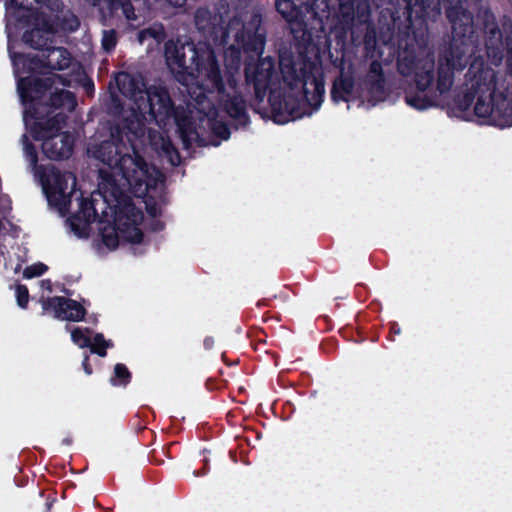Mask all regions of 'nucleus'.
<instances>
[{
	"label": "nucleus",
	"mask_w": 512,
	"mask_h": 512,
	"mask_svg": "<svg viewBox=\"0 0 512 512\" xmlns=\"http://www.w3.org/2000/svg\"><path fill=\"white\" fill-rule=\"evenodd\" d=\"M273 107H274V110H279V111H280V110H282V106H281V104L279 105V107H278V108H276L274 105H273Z\"/></svg>",
	"instance_id": "38"
},
{
	"label": "nucleus",
	"mask_w": 512,
	"mask_h": 512,
	"mask_svg": "<svg viewBox=\"0 0 512 512\" xmlns=\"http://www.w3.org/2000/svg\"><path fill=\"white\" fill-rule=\"evenodd\" d=\"M298 116H299L298 114H297V115H292V114H291V119H294V118H296V117H298Z\"/></svg>",
	"instance_id": "39"
},
{
	"label": "nucleus",
	"mask_w": 512,
	"mask_h": 512,
	"mask_svg": "<svg viewBox=\"0 0 512 512\" xmlns=\"http://www.w3.org/2000/svg\"><path fill=\"white\" fill-rule=\"evenodd\" d=\"M205 344L208 346V345H211V342H208L207 340L205 341Z\"/></svg>",
	"instance_id": "41"
},
{
	"label": "nucleus",
	"mask_w": 512,
	"mask_h": 512,
	"mask_svg": "<svg viewBox=\"0 0 512 512\" xmlns=\"http://www.w3.org/2000/svg\"><path fill=\"white\" fill-rule=\"evenodd\" d=\"M440 15V8L438 4H436L431 11L425 12L424 17L431 18L435 20Z\"/></svg>",
	"instance_id": "32"
},
{
	"label": "nucleus",
	"mask_w": 512,
	"mask_h": 512,
	"mask_svg": "<svg viewBox=\"0 0 512 512\" xmlns=\"http://www.w3.org/2000/svg\"><path fill=\"white\" fill-rule=\"evenodd\" d=\"M300 84L307 104L313 108H318L323 101L325 92L323 79L314 75H308Z\"/></svg>",
	"instance_id": "16"
},
{
	"label": "nucleus",
	"mask_w": 512,
	"mask_h": 512,
	"mask_svg": "<svg viewBox=\"0 0 512 512\" xmlns=\"http://www.w3.org/2000/svg\"><path fill=\"white\" fill-rule=\"evenodd\" d=\"M451 23V40L439 59L437 88L443 93L453 83V70H462L473 51L474 23L468 0H441Z\"/></svg>",
	"instance_id": "4"
},
{
	"label": "nucleus",
	"mask_w": 512,
	"mask_h": 512,
	"mask_svg": "<svg viewBox=\"0 0 512 512\" xmlns=\"http://www.w3.org/2000/svg\"><path fill=\"white\" fill-rule=\"evenodd\" d=\"M434 58L432 55H427L426 58L419 61L416 65L415 80L417 87L424 91L432 83L434 78Z\"/></svg>",
	"instance_id": "18"
},
{
	"label": "nucleus",
	"mask_w": 512,
	"mask_h": 512,
	"mask_svg": "<svg viewBox=\"0 0 512 512\" xmlns=\"http://www.w3.org/2000/svg\"><path fill=\"white\" fill-rule=\"evenodd\" d=\"M61 75L49 73L42 77H22L17 90L25 106L23 119L27 128H60L67 113L74 110L73 94L64 89Z\"/></svg>",
	"instance_id": "3"
},
{
	"label": "nucleus",
	"mask_w": 512,
	"mask_h": 512,
	"mask_svg": "<svg viewBox=\"0 0 512 512\" xmlns=\"http://www.w3.org/2000/svg\"><path fill=\"white\" fill-rule=\"evenodd\" d=\"M114 375L117 379L121 380L122 384L128 383L130 379V372L123 364H116L114 368Z\"/></svg>",
	"instance_id": "28"
},
{
	"label": "nucleus",
	"mask_w": 512,
	"mask_h": 512,
	"mask_svg": "<svg viewBox=\"0 0 512 512\" xmlns=\"http://www.w3.org/2000/svg\"><path fill=\"white\" fill-rule=\"evenodd\" d=\"M165 60L176 79L189 84L194 81L223 92V77L214 51L206 45L170 40L165 43Z\"/></svg>",
	"instance_id": "5"
},
{
	"label": "nucleus",
	"mask_w": 512,
	"mask_h": 512,
	"mask_svg": "<svg viewBox=\"0 0 512 512\" xmlns=\"http://www.w3.org/2000/svg\"><path fill=\"white\" fill-rule=\"evenodd\" d=\"M17 303L20 307H26L29 299L28 289L24 285H18L16 287Z\"/></svg>",
	"instance_id": "27"
},
{
	"label": "nucleus",
	"mask_w": 512,
	"mask_h": 512,
	"mask_svg": "<svg viewBox=\"0 0 512 512\" xmlns=\"http://www.w3.org/2000/svg\"><path fill=\"white\" fill-rule=\"evenodd\" d=\"M496 79V72L491 68L483 69L478 76L475 89L477 102L474 112L479 118L486 119L494 111L493 97L496 93Z\"/></svg>",
	"instance_id": "10"
},
{
	"label": "nucleus",
	"mask_w": 512,
	"mask_h": 512,
	"mask_svg": "<svg viewBox=\"0 0 512 512\" xmlns=\"http://www.w3.org/2000/svg\"><path fill=\"white\" fill-rule=\"evenodd\" d=\"M340 21L344 28H352L355 21V1L339 0Z\"/></svg>",
	"instance_id": "21"
},
{
	"label": "nucleus",
	"mask_w": 512,
	"mask_h": 512,
	"mask_svg": "<svg viewBox=\"0 0 512 512\" xmlns=\"http://www.w3.org/2000/svg\"><path fill=\"white\" fill-rule=\"evenodd\" d=\"M15 72L20 73V65L29 66L32 71H38L41 67H48L51 70H64L70 66L71 57L69 52L62 47L47 48L41 57L29 58L25 55L12 56Z\"/></svg>",
	"instance_id": "9"
},
{
	"label": "nucleus",
	"mask_w": 512,
	"mask_h": 512,
	"mask_svg": "<svg viewBox=\"0 0 512 512\" xmlns=\"http://www.w3.org/2000/svg\"><path fill=\"white\" fill-rule=\"evenodd\" d=\"M205 344L208 346V345H211V342H208L207 340L205 341Z\"/></svg>",
	"instance_id": "40"
},
{
	"label": "nucleus",
	"mask_w": 512,
	"mask_h": 512,
	"mask_svg": "<svg viewBox=\"0 0 512 512\" xmlns=\"http://www.w3.org/2000/svg\"><path fill=\"white\" fill-rule=\"evenodd\" d=\"M301 4L316 14L321 5L327 6V0H301Z\"/></svg>",
	"instance_id": "29"
},
{
	"label": "nucleus",
	"mask_w": 512,
	"mask_h": 512,
	"mask_svg": "<svg viewBox=\"0 0 512 512\" xmlns=\"http://www.w3.org/2000/svg\"><path fill=\"white\" fill-rule=\"evenodd\" d=\"M367 82L373 93L382 94L384 92L385 81L383 70L381 64L376 60L370 64L369 72L367 74Z\"/></svg>",
	"instance_id": "20"
},
{
	"label": "nucleus",
	"mask_w": 512,
	"mask_h": 512,
	"mask_svg": "<svg viewBox=\"0 0 512 512\" xmlns=\"http://www.w3.org/2000/svg\"><path fill=\"white\" fill-rule=\"evenodd\" d=\"M407 103L420 110L425 109L430 105V102L421 97H409L407 98Z\"/></svg>",
	"instance_id": "30"
},
{
	"label": "nucleus",
	"mask_w": 512,
	"mask_h": 512,
	"mask_svg": "<svg viewBox=\"0 0 512 512\" xmlns=\"http://www.w3.org/2000/svg\"><path fill=\"white\" fill-rule=\"evenodd\" d=\"M90 333L87 328H76L71 332L72 341L80 348L90 347L92 352L104 357L106 348L110 347L111 343L106 341L101 334H96L92 340Z\"/></svg>",
	"instance_id": "14"
},
{
	"label": "nucleus",
	"mask_w": 512,
	"mask_h": 512,
	"mask_svg": "<svg viewBox=\"0 0 512 512\" xmlns=\"http://www.w3.org/2000/svg\"><path fill=\"white\" fill-rule=\"evenodd\" d=\"M48 267L43 263H35L26 267L23 271V276L26 279H32L41 276L47 271Z\"/></svg>",
	"instance_id": "25"
},
{
	"label": "nucleus",
	"mask_w": 512,
	"mask_h": 512,
	"mask_svg": "<svg viewBox=\"0 0 512 512\" xmlns=\"http://www.w3.org/2000/svg\"><path fill=\"white\" fill-rule=\"evenodd\" d=\"M42 185L49 204L63 213L76 186L75 176L70 172L62 173L50 168L43 175Z\"/></svg>",
	"instance_id": "8"
},
{
	"label": "nucleus",
	"mask_w": 512,
	"mask_h": 512,
	"mask_svg": "<svg viewBox=\"0 0 512 512\" xmlns=\"http://www.w3.org/2000/svg\"><path fill=\"white\" fill-rule=\"evenodd\" d=\"M116 42V33L113 29L103 31L101 43L105 51H110L116 45Z\"/></svg>",
	"instance_id": "26"
},
{
	"label": "nucleus",
	"mask_w": 512,
	"mask_h": 512,
	"mask_svg": "<svg viewBox=\"0 0 512 512\" xmlns=\"http://www.w3.org/2000/svg\"><path fill=\"white\" fill-rule=\"evenodd\" d=\"M277 11L289 23H298L300 12L292 0H279L276 3Z\"/></svg>",
	"instance_id": "22"
},
{
	"label": "nucleus",
	"mask_w": 512,
	"mask_h": 512,
	"mask_svg": "<svg viewBox=\"0 0 512 512\" xmlns=\"http://www.w3.org/2000/svg\"><path fill=\"white\" fill-rule=\"evenodd\" d=\"M249 35L244 30L243 22L238 18H233L225 31L224 40L233 39L235 43L231 44V49L239 51L240 48L246 50H257L255 46H250L247 38Z\"/></svg>",
	"instance_id": "17"
},
{
	"label": "nucleus",
	"mask_w": 512,
	"mask_h": 512,
	"mask_svg": "<svg viewBox=\"0 0 512 512\" xmlns=\"http://www.w3.org/2000/svg\"><path fill=\"white\" fill-rule=\"evenodd\" d=\"M40 286H41L42 289H45L48 292H51V282H50V280H42L40 282Z\"/></svg>",
	"instance_id": "33"
},
{
	"label": "nucleus",
	"mask_w": 512,
	"mask_h": 512,
	"mask_svg": "<svg viewBox=\"0 0 512 512\" xmlns=\"http://www.w3.org/2000/svg\"><path fill=\"white\" fill-rule=\"evenodd\" d=\"M91 5L96 6L100 0H88ZM112 10L120 9L127 20H136L135 9L129 0H108Z\"/></svg>",
	"instance_id": "23"
},
{
	"label": "nucleus",
	"mask_w": 512,
	"mask_h": 512,
	"mask_svg": "<svg viewBox=\"0 0 512 512\" xmlns=\"http://www.w3.org/2000/svg\"><path fill=\"white\" fill-rule=\"evenodd\" d=\"M406 4V9L408 10V19L410 20L412 18L413 9L411 8L410 1L402 0Z\"/></svg>",
	"instance_id": "34"
},
{
	"label": "nucleus",
	"mask_w": 512,
	"mask_h": 512,
	"mask_svg": "<svg viewBox=\"0 0 512 512\" xmlns=\"http://www.w3.org/2000/svg\"><path fill=\"white\" fill-rule=\"evenodd\" d=\"M43 309L53 313L55 318L68 321H80L84 317L83 307L74 300L63 297L41 299Z\"/></svg>",
	"instance_id": "12"
},
{
	"label": "nucleus",
	"mask_w": 512,
	"mask_h": 512,
	"mask_svg": "<svg viewBox=\"0 0 512 512\" xmlns=\"http://www.w3.org/2000/svg\"><path fill=\"white\" fill-rule=\"evenodd\" d=\"M483 41L487 59L495 66L505 61L508 72L512 73V20H499L490 11L483 15Z\"/></svg>",
	"instance_id": "6"
},
{
	"label": "nucleus",
	"mask_w": 512,
	"mask_h": 512,
	"mask_svg": "<svg viewBox=\"0 0 512 512\" xmlns=\"http://www.w3.org/2000/svg\"><path fill=\"white\" fill-rule=\"evenodd\" d=\"M185 148L193 143L199 146H218L221 141L230 137L229 130H176Z\"/></svg>",
	"instance_id": "13"
},
{
	"label": "nucleus",
	"mask_w": 512,
	"mask_h": 512,
	"mask_svg": "<svg viewBox=\"0 0 512 512\" xmlns=\"http://www.w3.org/2000/svg\"><path fill=\"white\" fill-rule=\"evenodd\" d=\"M83 367H84V370L86 372V374L90 375L91 374V368L89 367L88 365V357H86L83 361Z\"/></svg>",
	"instance_id": "35"
},
{
	"label": "nucleus",
	"mask_w": 512,
	"mask_h": 512,
	"mask_svg": "<svg viewBox=\"0 0 512 512\" xmlns=\"http://www.w3.org/2000/svg\"><path fill=\"white\" fill-rule=\"evenodd\" d=\"M79 26V21L78 19L71 15L68 19H67V22L64 24V27L65 29L67 30H70V31H74L78 28Z\"/></svg>",
	"instance_id": "31"
},
{
	"label": "nucleus",
	"mask_w": 512,
	"mask_h": 512,
	"mask_svg": "<svg viewBox=\"0 0 512 512\" xmlns=\"http://www.w3.org/2000/svg\"><path fill=\"white\" fill-rule=\"evenodd\" d=\"M149 139L154 150L166 156L171 165L180 163L179 154L167 135V130H150Z\"/></svg>",
	"instance_id": "15"
},
{
	"label": "nucleus",
	"mask_w": 512,
	"mask_h": 512,
	"mask_svg": "<svg viewBox=\"0 0 512 512\" xmlns=\"http://www.w3.org/2000/svg\"><path fill=\"white\" fill-rule=\"evenodd\" d=\"M228 89L231 91H226L225 84L223 83V92L218 91L217 89L211 88V86H205L209 91H216L220 100L224 103L225 109L227 113L234 119L239 121V125L247 124L246 117V108L245 102L241 95L236 91V80L234 78H230L227 81Z\"/></svg>",
	"instance_id": "11"
},
{
	"label": "nucleus",
	"mask_w": 512,
	"mask_h": 512,
	"mask_svg": "<svg viewBox=\"0 0 512 512\" xmlns=\"http://www.w3.org/2000/svg\"><path fill=\"white\" fill-rule=\"evenodd\" d=\"M29 164H37V147L50 159H63L71 155L74 139L66 130H26L21 138Z\"/></svg>",
	"instance_id": "7"
},
{
	"label": "nucleus",
	"mask_w": 512,
	"mask_h": 512,
	"mask_svg": "<svg viewBox=\"0 0 512 512\" xmlns=\"http://www.w3.org/2000/svg\"><path fill=\"white\" fill-rule=\"evenodd\" d=\"M165 38V32L161 25H154L138 33V41L146 44L148 50L157 48Z\"/></svg>",
	"instance_id": "19"
},
{
	"label": "nucleus",
	"mask_w": 512,
	"mask_h": 512,
	"mask_svg": "<svg viewBox=\"0 0 512 512\" xmlns=\"http://www.w3.org/2000/svg\"><path fill=\"white\" fill-rule=\"evenodd\" d=\"M115 80L121 94L132 102L129 108H124L120 99L111 94L109 110L124 128H142L151 124L166 126L169 123L165 120L172 117L178 128L186 125L178 121L166 88L159 85L147 87L140 74L122 72Z\"/></svg>",
	"instance_id": "2"
},
{
	"label": "nucleus",
	"mask_w": 512,
	"mask_h": 512,
	"mask_svg": "<svg viewBox=\"0 0 512 512\" xmlns=\"http://www.w3.org/2000/svg\"><path fill=\"white\" fill-rule=\"evenodd\" d=\"M144 130H139L143 132ZM138 130H99L87 148L90 157L107 168L99 170L97 192L80 199L79 210L69 219V227L78 238H87L96 225L102 242L115 249L120 240L138 243L143 220L141 210L129 194L137 198L154 197L163 176L136 151L132 138Z\"/></svg>",
	"instance_id": "1"
},
{
	"label": "nucleus",
	"mask_w": 512,
	"mask_h": 512,
	"mask_svg": "<svg viewBox=\"0 0 512 512\" xmlns=\"http://www.w3.org/2000/svg\"><path fill=\"white\" fill-rule=\"evenodd\" d=\"M256 40H257V41H259V44H260V46L262 47V46H263V40H262L261 38H258V39H256Z\"/></svg>",
	"instance_id": "37"
},
{
	"label": "nucleus",
	"mask_w": 512,
	"mask_h": 512,
	"mask_svg": "<svg viewBox=\"0 0 512 512\" xmlns=\"http://www.w3.org/2000/svg\"><path fill=\"white\" fill-rule=\"evenodd\" d=\"M169 4L173 6H182L185 0H166Z\"/></svg>",
	"instance_id": "36"
},
{
	"label": "nucleus",
	"mask_w": 512,
	"mask_h": 512,
	"mask_svg": "<svg viewBox=\"0 0 512 512\" xmlns=\"http://www.w3.org/2000/svg\"><path fill=\"white\" fill-rule=\"evenodd\" d=\"M353 89V81L348 77H340L334 82L332 89V98L334 101L346 100Z\"/></svg>",
	"instance_id": "24"
}]
</instances>
